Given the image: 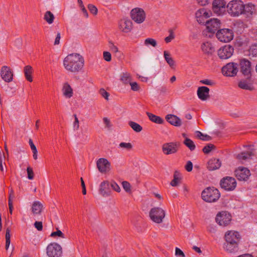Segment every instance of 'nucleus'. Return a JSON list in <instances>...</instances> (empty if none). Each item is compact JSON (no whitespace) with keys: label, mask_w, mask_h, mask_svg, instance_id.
<instances>
[{"label":"nucleus","mask_w":257,"mask_h":257,"mask_svg":"<svg viewBox=\"0 0 257 257\" xmlns=\"http://www.w3.org/2000/svg\"><path fill=\"white\" fill-rule=\"evenodd\" d=\"M84 65V58L78 53L69 54L63 60L64 68L67 71L73 73H77L81 71Z\"/></svg>","instance_id":"1"},{"label":"nucleus","mask_w":257,"mask_h":257,"mask_svg":"<svg viewBox=\"0 0 257 257\" xmlns=\"http://www.w3.org/2000/svg\"><path fill=\"white\" fill-rule=\"evenodd\" d=\"M202 198L207 202H214L220 197L219 190L214 187H207L204 189L201 194Z\"/></svg>","instance_id":"2"},{"label":"nucleus","mask_w":257,"mask_h":257,"mask_svg":"<svg viewBox=\"0 0 257 257\" xmlns=\"http://www.w3.org/2000/svg\"><path fill=\"white\" fill-rule=\"evenodd\" d=\"M228 13L233 17H237L243 12L244 4L240 0H233L227 5Z\"/></svg>","instance_id":"3"},{"label":"nucleus","mask_w":257,"mask_h":257,"mask_svg":"<svg viewBox=\"0 0 257 257\" xmlns=\"http://www.w3.org/2000/svg\"><path fill=\"white\" fill-rule=\"evenodd\" d=\"M216 36L220 42L227 43L233 39V33L231 29H222L217 31Z\"/></svg>","instance_id":"4"},{"label":"nucleus","mask_w":257,"mask_h":257,"mask_svg":"<svg viewBox=\"0 0 257 257\" xmlns=\"http://www.w3.org/2000/svg\"><path fill=\"white\" fill-rule=\"evenodd\" d=\"M149 215L152 220L156 223H160L163 221L165 213L163 209L160 207H154L151 209Z\"/></svg>","instance_id":"5"},{"label":"nucleus","mask_w":257,"mask_h":257,"mask_svg":"<svg viewBox=\"0 0 257 257\" xmlns=\"http://www.w3.org/2000/svg\"><path fill=\"white\" fill-rule=\"evenodd\" d=\"M46 250L47 254L49 257H60L62 254L61 246L55 242L49 244Z\"/></svg>","instance_id":"6"},{"label":"nucleus","mask_w":257,"mask_h":257,"mask_svg":"<svg viewBox=\"0 0 257 257\" xmlns=\"http://www.w3.org/2000/svg\"><path fill=\"white\" fill-rule=\"evenodd\" d=\"M215 220L219 225L226 226L230 224L231 216L226 211L219 212L216 215Z\"/></svg>","instance_id":"7"},{"label":"nucleus","mask_w":257,"mask_h":257,"mask_svg":"<svg viewBox=\"0 0 257 257\" xmlns=\"http://www.w3.org/2000/svg\"><path fill=\"white\" fill-rule=\"evenodd\" d=\"M131 16L134 22L138 24H141L146 19V13L142 9L136 8L131 11Z\"/></svg>","instance_id":"8"},{"label":"nucleus","mask_w":257,"mask_h":257,"mask_svg":"<svg viewBox=\"0 0 257 257\" xmlns=\"http://www.w3.org/2000/svg\"><path fill=\"white\" fill-rule=\"evenodd\" d=\"M238 65L234 62L227 63L222 68V72L224 75L232 77L237 74L238 71Z\"/></svg>","instance_id":"9"},{"label":"nucleus","mask_w":257,"mask_h":257,"mask_svg":"<svg viewBox=\"0 0 257 257\" xmlns=\"http://www.w3.org/2000/svg\"><path fill=\"white\" fill-rule=\"evenodd\" d=\"M220 185L225 190L232 191L236 187V182L234 178L227 176L220 180Z\"/></svg>","instance_id":"10"},{"label":"nucleus","mask_w":257,"mask_h":257,"mask_svg":"<svg viewBox=\"0 0 257 257\" xmlns=\"http://www.w3.org/2000/svg\"><path fill=\"white\" fill-rule=\"evenodd\" d=\"M240 72L247 78L251 76V62L247 59L243 58L239 60Z\"/></svg>","instance_id":"11"},{"label":"nucleus","mask_w":257,"mask_h":257,"mask_svg":"<svg viewBox=\"0 0 257 257\" xmlns=\"http://www.w3.org/2000/svg\"><path fill=\"white\" fill-rule=\"evenodd\" d=\"M179 145V142L165 143L162 146V151L166 155L175 154L177 152Z\"/></svg>","instance_id":"12"},{"label":"nucleus","mask_w":257,"mask_h":257,"mask_svg":"<svg viewBox=\"0 0 257 257\" xmlns=\"http://www.w3.org/2000/svg\"><path fill=\"white\" fill-rule=\"evenodd\" d=\"M233 52V47L229 45H227L218 50V55L221 59H227L232 55Z\"/></svg>","instance_id":"13"},{"label":"nucleus","mask_w":257,"mask_h":257,"mask_svg":"<svg viewBox=\"0 0 257 257\" xmlns=\"http://www.w3.org/2000/svg\"><path fill=\"white\" fill-rule=\"evenodd\" d=\"M236 177L240 181H246L250 175V171L246 168L239 167L235 171Z\"/></svg>","instance_id":"14"},{"label":"nucleus","mask_w":257,"mask_h":257,"mask_svg":"<svg viewBox=\"0 0 257 257\" xmlns=\"http://www.w3.org/2000/svg\"><path fill=\"white\" fill-rule=\"evenodd\" d=\"M226 2L224 0H214L212 3V10L214 13L220 15L224 11Z\"/></svg>","instance_id":"15"},{"label":"nucleus","mask_w":257,"mask_h":257,"mask_svg":"<svg viewBox=\"0 0 257 257\" xmlns=\"http://www.w3.org/2000/svg\"><path fill=\"white\" fill-rule=\"evenodd\" d=\"M118 27L120 31L124 33H127L132 31L133 24L130 20L123 19L119 21Z\"/></svg>","instance_id":"16"},{"label":"nucleus","mask_w":257,"mask_h":257,"mask_svg":"<svg viewBox=\"0 0 257 257\" xmlns=\"http://www.w3.org/2000/svg\"><path fill=\"white\" fill-rule=\"evenodd\" d=\"M220 21L217 19H211L206 21V26L208 32L214 33L220 28Z\"/></svg>","instance_id":"17"},{"label":"nucleus","mask_w":257,"mask_h":257,"mask_svg":"<svg viewBox=\"0 0 257 257\" xmlns=\"http://www.w3.org/2000/svg\"><path fill=\"white\" fill-rule=\"evenodd\" d=\"M1 76L6 82H10L13 79V74L10 67L4 66L1 68Z\"/></svg>","instance_id":"18"},{"label":"nucleus","mask_w":257,"mask_h":257,"mask_svg":"<svg viewBox=\"0 0 257 257\" xmlns=\"http://www.w3.org/2000/svg\"><path fill=\"white\" fill-rule=\"evenodd\" d=\"M97 167L101 173H105L109 170L110 164L104 158L99 159L96 162Z\"/></svg>","instance_id":"19"},{"label":"nucleus","mask_w":257,"mask_h":257,"mask_svg":"<svg viewBox=\"0 0 257 257\" xmlns=\"http://www.w3.org/2000/svg\"><path fill=\"white\" fill-rule=\"evenodd\" d=\"M225 239L226 242L238 243L240 239V234L237 231H228L225 234Z\"/></svg>","instance_id":"20"},{"label":"nucleus","mask_w":257,"mask_h":257,"mask_svg":"<svg viewBox=\"0 0 257 257\" xmlns=\"http://www.w3.org/2000/svg\"><path fill=\"white\" fill-rule=\"evenodd\" d=\"M254 155V150L252 147L250 146L247 151H244L238 154L236 156V158L239 161H242L250 159L252 156Z\"/></svg>","instance_id":"21"},{"label":"nucleus","mask_w":257,"mask_h":257,"mask_svg":"<svg viewBox=\"0 0 257 257\" xmlns=\"http://www.w3.org/2000/svg\"><path fill=\"white\" fill-rule=\"evenodd\" d=\"M99 191L102 196H109L111 194L109 182L107 181L101 182L99 186Z\"/></svg>","instance_id":"22"},{"label":"nucleus","mask_w":257,"mask_h":257,"mask_svg":"<svg viewBox=\"0 0 257 257\" xmlns=\"http://www.w3.org/2000/svg\"><path fill=\"white\" fill-rule=\"evenodd\" d=\"M197 93L201 100H206L209 97V89L206 86L199 87Z\"/></svg>","instance_id":"23"},{"label":"nucleus","mask_w":257,"mask_h":257,"mask_svg":"<svg viewBox=\"0 0 257 257\" xmlns=\"http://www.w3.org/2000/svg\"><path fill=\"white\" fill-rule=\"evenodd\" d=\"M62 92L63 96L66 98H70L73 95V89L68 82L63 83L62 88Z\"/></svg>","instance_id":"24"},{"label":"nucleus","mask_w":257,"mask_h":257,"mask_svg":"<svg viewBox=\"0 0 257 257\" xmlns=\"http://www.w3.org/2000/svg\"><path fill=\"white\" fill-rule=\"evenodd\" d=\"M221 165V162L218 159L212 158L209 160L207 163V169L209 171L218 169Z\"/></svg>","instance_id":"25"},{"label":"nucleus","mask_w":257,"mask_h":257,"mask_svg":"<svg viewBox=\"0 0 257 257\" xmlns=\"http://www.w3.org/2000/svg\"><path fill=\"white\" fill-rule=\"evenodd\" d=\"M165 118L169 123L175 126H180L182 124L181 120L176 115L168 114L166 116Z\"/></svg>","instance_id":"26"},{"label":"nucleus","mask_w":257,"mask_h":257,"mask_svg":"<svg viewBox=\"0 0 257 257\" xmlns=\"http://www.w3.org/2000/svg\"><path fill=\"white\" fill-rule=\"evenodd\" d=\"M238 86L239 88L245 90L251 91L254 89L253 86L251 83L250 82L249 79L240 80L238 82Z\"/></svg>","instance_id":"27"},{"label":"nucleus","mask_w":257,"mask_h":257,"mask_svg":"<svg viewBox=\"0 0 257 257\" xmlns=\"http://www.w3.org/2000/svg\"><path fill=\"white\" fill-rule=\"evenodd\" d=\"M43 208V204L39 201H34L32 206V211L34 214H40Z\"/></svg>","instance_id":"28"},{"label":"nucleus","mask_w":257,"mask_h":257,"mask_svg":"<svg viewBox=\"0 0 257 257\" xmlns=\"http://www.w3.org/2000/svg\"><path fill=\"white\" fill-rule=\"evenodd\" d=\"M146 113L149 119L152 122L157 124H163L164 122V119L160 116L149 112H147Z\"/></svg>","instance_id":"29"},{"label":"nucleus","mask_w":257,"mask_h":257,"mask_svg":"<svg viewBox=\"0 0 257 257\" xmlns=\"http://www.w3.org/2000/svg\"><path fill=\"white\" fill-rule=\"evenodd\" d=\"M244 8L242 14L246 15L247 17H249L253 13L255 7L253 4L249 3L244 5Z\"/></svg>","instance_id":"30"},{"label":"nucleus","mask_w":257,"mask_h":257,"mask_svg":"<svg viewBox=\"0 0 257 257\" xmlns=\"http://www.w3.org/2000/svg\"><path fill=\"white\" fill-rule=\"evenodd\" d=\"M132 77L131 74L127 72H123L120 75V80L125 85L130 84L132 82Z\"/></svg>","instance_id":"31"},{"label":"nucleus","mask_w":257,"mask_h":257,"mask_svg":"<svg viewBox=\"0 0 257 257\" xmlns=\"http://www.w3.org/2000/svg\"><path fill=\"white\" fill-rule=\"evenodd\" d=\"M24 72L26 79L29 82L33 81L32 74L33 73V68L30 65H27L24 67Z\"/></svg>","instance_id":"32"},{"label":"nucleus","mask_w":257,"mask_h":257,"mask_svg":"<svg viewBox=\"0 0 257 257\" xmlns=\"http://www.w3.org/2000/svg\"><path fill=\"white\" fill-rule=\"evenodd\" d=\"M201 49L204 53L208 54H212L214 51L211 44L209 42L203 43L201 45Z\"/></svg>","instance_id":"33"},{"label":"nucleus","mask_w":257,"mask_h":257,"mask_svg":"<svg viewBox=\"0 0 257 257\" xmlns=\"http://www.w3.org/2000/svg\"><path fill=\"white\" fill-rule=\"evenodd\" d=\"M238 243H234L231 242H226L223 245L224 248L230 252H232L236 250L237 247Z\"/></svg>","instance_id":"34"},{"label":"nucleus","mask_w":257,"mask_h":257,"mask_svg":"<svg viewBox=\"0 0 257 257\" xmlns=\"http://www.w3.org/2000/svg\"><path fill=\"white\" fill-rule=\"evenodd\" d=\"M181 178L180 176V174L178 171H176L173 175V179L170 183V185L172 186H177L180 182Z\"/></svg>","instance_id":"35"},{"label":"nucleus","mask_w":257,"mask_h":257,"mask_svg":"<svg viewBox=\"0 0 257 257\" xmlns=\"http://www.w3.org/2000/svg\"><path fill=\"white\" fill-rule=\"evenodd\" d=\"M164 56L166 61L171 67H173L175 66V61L171 57L170 54L168 52L164 51Z\"/></svg>","instance_id":"36"},{"label":"nucleus","mask_w":257,"mask_h":257,"mask_svg":"<svg viewBox=\"0 0 257 257\" xmlns=\"http://www.w3.org/2000/svg\"><path fill=\"white\" fill-rule=\"evenodd\" d=\"M55 17L50 11H47L44 16V19L49 24H51L53 23Z\"/></svg>","instance_id":"37"},{"label":"nucleus","mask_w":257,"mask_h":257,"mask_svg":"<svg viewBox=\"0 0 257 257\" xmlns=\"http://www.w3.org/2000/svg\"><path fill=\"white\" fill-rule=\"evenodd\" d=\"M183 143L191 151H194L196 148V146L193 141L188 138H186Z\"/></svg>","instance_id":"38"},{"label":"nucleus","mask_w":257,"mask_h":257,"mask_svg":"<svg viewBox=\"0 0 257 257\" xmlns=\"http://www.w3.org/2000/svg\"><path fill=\"white\" fill-rule=\"evenodd\" d=\"M128 125L136 132L139 133L143 130V127L138 123L133 121L128 122Z\"/></svg>","instance_id":"39"},{"label":"nucleus","mask_w":257,"mask_h":257,"mask_svg":"<svg viewBox=\"0 0 257 257\" xmlns=\"http://www.w3.org/2000/svg\"><path fill=\"white\" fill-rule=\"evenodd\" d=\"M249 56L257 57V43L252 44L249 49Z\"/></svg>","instance_id":"40"},{"label":"nucleus","mask_w":257,"mask_h":257,"mask_svg":"<svg viewBox=\"0 0 257 257\" xmlns=\"http://www.w3.org/2000/svg\"><path fill=\"white\" fill-rule=\"evenodd\" d=\"M144 45L147 47L151 45L153 47H156L157 45V43L154 39L148 38L145 40Z\"/></svg>","instance_id":"41"},{"label":"nucleus","mask_w":257,"mask_h":257,"mask_svg":"<svg viewBox=\"0 0 257 257\" xmlns=\"http://www.w3.org/2000/svg\"><path fill=\"white\" fill-rule=\"evenodd\" d=\"M210 12L206 11L205 9H200L198 10L196 15H201L203 17L204 19H207L210 16Z\"/></svg>","instance_id":"42"},{"label":"nucleus","mask_w":257,"mask_h":257,"mask_svg":"<svg viewBox=\"0 0 257 257\" xmlns=\"http://www.w3.org/2000/svg\"><path fill=\"white\" fill-rule=\"evenodd\" d=\"M11 230L8 228L6 233V249L8 250L11 243Z\"/></svg>","instance_id":"43"},{"label":"nucleus","mask_w":257,"mask_h":257,"mask_svg":"<svg viewBox=\"0 0 257 257\" xmlns=\"http://www.w3.org/2000/svg\"><path fill=\"white\" fill-rule=\"evenodd\" d=\"M197 137L200 140L204 141H208L211 140V137L207 135H204L199 131L196 132Z\"/></svg>","instance_id":"44"},{"label":"nucleus","mask_w":257,"mask_h":257,"mask_svg":"<svg viewBox=\"0 0 257 257\" xmlns=\"http://www.w3.org/2000/svg\"><path fill=\"white\" fill-rule=\"evenodd\" d=\"M169 36L166 37L165 39V41L166 43H169L171 42L175 38V34L173 32V30L172 29H170L169 30Z\"/></svg>","instance_id":"45"},{"label":"nucleus","mask_w":257,"mask_h":257,"mask_svg":"<svg viewBox=\"0 0 257 257\" xmlns=\"http://www.w3.org/2000/svg\"><path fill=\"white\" fill-rule=\"evenodd\" d=\"M88 9L91 14H92L94 15H97L98 10L97 8L95 6L92 4H89L88 5Z\"/></svg>","instance_id":"46"},{"label":"nucleus","mask_w":257,"mask_h":257,"mask_svg":"<svg viewBox=\"0 0 257 257\" xmlns=\"http://www.w3.org/2000/svg\"><path fill=\"white\" fill-rule=\"evenodd\" d=\"M108 46L109 50L112 53H116L118 52V48L112 42H109Z\"/></svg>","instance_id":"47"},{"label":"nucleus","mask_w":257,"mask_h":257,"mask_svg":"<svg viewBox=\"0 0 257 257\" xmlns=\"http://www.w3.org/2000/svg\"><path fill=\"white\" fill-rule=\"evenodd\" d=\"M119 147L121 148L125 149L127 150H130L132 149V145L130 143H120L119 145Z\"/></svg>","instance_id":"48"},{"label":"nucleus","mask_w":257,"mask_h":257,"mask_svg":"<svg viewBox=\"0 0 257 257\" xmlns=\"http://www.w3.org/2000/svg\"><path fill=\"white\" fill-rule=\"evenodd\" d=\"M122 185L124 190L127 192L131 191V184L127 181H123L122 182Z\"/></svg>","instance_id":"49"},{"label":"nucleus","mask_w":257,"mask_h":257,"mask_svg":"<svg viewBox=\"0 0 257 257\" xmlns=\"http://www.w3.org/2000/svg\"><path fill=\"white\" fill-rule=\"evenodd\" d=\"M214 147V146L212 144H209L207 146L204 147L203 149V152L205 154H208L210 152L211 150Z\"/></svg>","instance_id":"50"},{"label":"nucleus","mask_w":257,"mask_h":257,"mask_svg":"<svg viewBox=\"0 0 257 257\" xmlns=\"http://www.w3.org/2000/svg\"><path fill=\"white\" fill-rule=\"evenodd\" d=\"M27 172L28 174V178L30 180H32L34 178V172L33 169L30 167H28L27 169Z\"/></svg>","instance_id":"51"},{"label":"nucleus","mask_w":257,"mask_h":257,"mask_svg":"<svg viewBox=\"0 0 257 257\" xmlns=\"http://www.w3.org/2000/svg\"><path fill=\"white\" fill-rule=\"evenodd\" d=\"M131 86V89L135 91H139L140 89V87L138 85V84L136 82H131L130 83Z\"/></svg>","instance_id":"52"},{"label":"nucleus","mask_w":257,"mask_h":257,"mask_svg":"<svg viewBox=\"0 0 257 257\" xmlns=\"http://www.w3.org/2000/svg\"><path fill=\"white\" fill-rule=\"evenodd\" d=\"M56 236H58L62 238H64V234L60 230H57L56 231H54L51 233V237H55Z\"/></svg>","instance_id":"53"},{"label":"nucleus","mask_w":257,"mask_h":257,"mask_svg":"<svg viewBox=\"0 0 257 257\" xmlns=\"http://www.w3.org/2000/svg\"><path fill=\"white\" fill-rule=\"evenodd\" d=\"M99 93L101 95L104 97L105 99L108 100L109 94L108 92L106 91L104 89L101 88L99 90Z\"/></svg>","instance_id":"54"},{"label":"nucleus","mask_w":257,"mask_h":257,"mask_svg":"<svg viewBox=\"0 0 257 257\" xmlns=\"http://www.w3.org/2000/svg\"><path fill=\"white\" fill-rule=\"evenodd\" d=\"M103 58L105 61L107 62H109L111 61V55L110 53H109V52L105 51L103 52Z\"/></svg>","instance_id":"55"},{"label":"nucleus","mask_w":257,"mask_h":257,"mask_svg":"<svg viewBox=\"0 0 257 257\" xmlns=\"http://www.w3.org/2000/svg\"><path fill=\"white\" fill-rule=\"evenodd\" d=\"M185 168L187 171L191 172L193 169L192 163L190 161H187V162L185 166Z\"/></svg>","instance_id":"56"},{"label":"nucleus","mask_w":257,"mask_h":257,"mask_svg":"<svg viewBox=\"0 0 257 257\" xmlns=\"http://www.w3.org/2000/svg\"><path fill=\"white\" fill-rule=\"evenodd\" d=\"M200 82L201 83V84H205V85H213L215 83L211 80H209V79H204V80H202L201 81H200Z\"/></svg>","instance_id":"57"},{"label":"nucleus","mask_w":257,"mask_h":257,"mask_svg":"<svg viewBox=\"0 0 257 257\" xmlns=\"http://www.w3.org/2000/svg\"><path fill=\"white\" fill-rule=\"evenodd\" d=\"M111 188L115 191L119 192L120 191V188L118 184L115 182H112L111 184Z\"/></svg>","instance_id":"58"},{"label":"nucleus","mask_w":257,"mask_h":257,"mask_svg":"<svg viewBox=\"0 0 257 257\" xmlns=\"http://www.w3.org/2000/svg\"><path fill=\"white\" fill-rule=\"evenodd\" d=\"M74 117L75 118V120L73 123V127L74 129L75 130H77L79 128V120L77 117L76 114H74Z\"/></svg>","instance_id":"59"},{"label":"nucleus","mask_w":257,"mask_h":257,"mask_svg":"<svg viewBox=\"0 0 257 257\" xmlns=\"http://www.w3.org/2000/svg\"><path fill=\"white\" fill-rule=\"evenodd\" d=\"M197 22L201 24H205L206 25V21L204 19L201 15H196Z\"/></svg>","instance_id":"60"},{"label":"nucleus","mask_w":257,"mask_h":257,"mask_svg":"<svg viewBox=\"0 0 257 257\" xmlns=\"http://www.w3.org/2000/svg\"><path fill=\"white\" fill-rule=\"evenodd\" d=\"M34 226L39 231H41L43 229V224L41 221H36Z\"/></svg>","instance_id":"61"},{"label":"nucleus","mask_w":257,"mask_h":257,"mask_svg":"<svg viewBox=\"0 0 257 257\" xmlns=\"http://www.w3.org/2000/svg\"><path fill=\"white\" fill-rule=\"evenodd\" d=\"M175 254L182 257H184L185 256L184 253L178 247H176L175 249Z\"/></svg>","instance_id":"62"},{"label":"nucleus","mask_w":257,"mask_h":257,"mask_svg":"<svg viewBox=\"0 0 257 257\" xmlns=\"http://www.w3.org/2000/svg\"><path fill=\"white\" fill-rule=\"evenodd\" d=\"M15 198L14 191L13 189H11L10 190L9 193V202L11 201V202L13 203V199Z\"/></svg>","instance_id":"63"},{"label":"nucleus","mask_w":257,"mask_h":257,"mask_svg":"<svg viewBox=\"0 0 257 257\" xmlns=\"http://www.w3.org/2000/svg\"><path fill=\"white\" fill-rule=\"evenodd\" d=\"M197 3L200 6H204L207 5L209 3V0H196Z\"/></svg>","instance_id":"64"}]
</instances>
